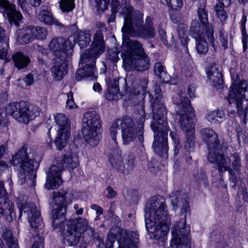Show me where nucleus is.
Returning <instances> with one entry per match:
<instances>
[{
  "mask_svg": "<svg viewBox=\"0 0 248 248\" xmlns=\"http://www.w3.org/2000/svg\"><path fill=\"white\" fill-rule=\"evenodd\" d=\"M198 17L203 26L208 24V11L206 9V5H201L197 10Z\"/></svg>",
  "mask_w": 248,
  "mask_h": 248,
  "instance_id": "37998d69",
  "label": "nucleus"
},
{
  "mask_svg": "<svg viewBox=\"0 0 248 248\" xmlns=\"http://www.w3.org/2000/svg\"><path fill=\"white\" fill-rule=\"evenodd\" d=\"M65 220L62 221L59 225L60 228H53L54 229H59V231L62 232L64 242L67 243L69 246H75L79 242L81 237V234L78 232H77L73 228L68 225L64 222Z\"/></svg>",
  "mask_w": 248,
  "mask_h": 248,
  "instance_id": "4be33fe9",
  "label": "nucleus"
},
{
  "mask_svg": "<svg viewBox=\"0 0 248 248\" xmlns=\"http://www.w3.org/2000/svg\"><path fill=\"white\" fill-rule=\"evenodd\" d=\"M67 60L57 61L51 68V72L55 80L60 81L67 73Z\"/></svg>",
  "mask_w": 248,
  "mask_h": 248,
  "instance_id": "c85d7f7f",
  "label": "nucleus"
},
{
  "mask_svg": "<svg viewBox=\"0 0 248 248\" xmlns=\"http://www.w3.org/2000/svg\"><path fill=\"white\" fill-rule=\"evenodd\" d=\"M200 134L208 148V160L210 163H214L216 159L224 154V152L228 149V145L224 142L220 143L217 134L211 128L202 129Z\"/></svg>",
  "mask_w": 248,
  "mask_h": 248,
  "instance_id": "6e6552de",
  "label": "nucleus"
},
{
  "mask_svg": "<svg viewBox=\"0 0 248 248\" xmlns=\"http://www.w3.org/2000/svg\"><path fill=\"white\" fill-rule=\"evenodd\" d=\"M70 37H73L72 39V43H78L81 48H84L88 46L91 42V34L89 31H79L75 32L73 35Z\"/></svg>",
  "mask_w": 248,
  "mask_h": 248,
  "instance_id": "c756f323",
  "label": "nucleus"
},
{
  "mask_svg": "<svg viewBox=\"0 0 248 248\" xmlns=\"http://www.w3.org/2000/svg\"><path fill=\"white\" fill-rule=\"evenodd\" d=\"M32 27L33 34L32 37L39 40H44L46 39L47 35V31L44 27L37 26L35 28Z\"/></svg>",
  "mask_w": 248,
  "mask_h": 248,
  "instance_id": "a18cd8bd",
  "label": "nucleus"
},
{
  "mask_svg": "<svg viewBox=\"0 0 248 248\" xmlns=\"http://www.w3.org/2000/svg\"><path fill=\"white\" fill-rule=\"evenodd\" d=\"M123 39L122 48L123 51L121 54L123 61L124 59V57L127 56L126 54H129V56L130 57H133L135 55L145 53L142 45L140 41L136 40H130L128 37L124 35Z\"/></svg>",
  "mask_w": 248,
  "mask_h": 248,
  "instance_id": "aec40b11",
  "label": "nucleus"
},
{
  "mask_svg": "<svg viewBox=\"0 0 248 248\" xmlns=\"http://www.w3.org/2000/svg\"><path fill=\"white\" fill-rule=\"evenodd\" d=\"M170 136L174 143V155H176L180 149L179 137L176 131H171Z\"/></svg>",
  "mask_w": 248,
  "mask_h": 248,
  "instance_id": "8fccbe9b",
  "label": "nucleus"
},
{
  "mask_svg": "<svg viewBox=\"0 0 248 248\" xmlns=\"http://www.w3.org/2000/svg\"><path fill=\"white\" fill-rule=\"evenodd\" d=\"M228 94L227 100L231 107H235L239 115L244 114L246 117V112L243 109L244 99L248 100V83L246 81H242L239 84H234Z\"/></svg>",
  "mask_w": 248,
  "mask_h": 248,
  "instance_id": "9d476101",
  "label": "nucleus"
},
{
  "mask_svg": "<svg viewBox=\"0 0 248 248\" xmlns=\"http://www.w3.org/2000/svg\"><path fill=\"white\" fill-rule=\"evenodd\" d=\"M237 140L239 142H246L248 140V132L246 131H240L237 132Z\"/></svg>",
  "mask_w": 248,
  "mask_h": 248,
  "instance_id": "e2e57ef3",
  "label": "nucleus"
},
{
  "mask_svg": "<svg viewBox=\"0 0 248 248\" xmlns=\"http://www.w3.org/2000/svg\"><path fill=\"white\" fill-rule=\"evenodd\" d=\"M218 33L220 42L224 49H226L228 48V43H231L232 42V36L231 34L229 35L228 32L225 31L223 29H220Z\"/></svg>",
  "mask_w": 248,
  "mask_h": 248,
  "instance_id": "79ce46f5",
  "label": "nucleus"
},
{
  "mask_svg": "<svg viewBox=\"0 0 248 248\" xmlns=\"http://www.w3.org/2000/svg\"><path fill=\"white\" fill-rule=\"evenodd\" d=\"M37 16L40 21L49 25H61V24L53 17L51 11L47 7L42 6Z\"/></svg>",
  "mask_w": 248,
  "mask_h": 248,
  "instance_id": "473e14b6",
  "label": "nucleus"
},
{
  "mask_svg": "<svg viewBox=\"0 0 248 248\" xmlns=\"http://www.w3.org/2000/svg\"><path fill=\"white\" fill-rule=\"evenodd\" d=\"M168 131L163 130L153 131L154 140L152 146L154 151L158 155L165 158L168 157Z\"/></svg>",
  "mask_w": 248,
  "mask_h": 248,
  "instance_id": "6ab92c4d",
  "label": "nucleus"
},
{
  "mask_svg": "<svg viewBox=\"0 0 248 248\" xmlns=\"http://www.w3.org/2000/svg\"><path fill=\"white\" fill-rule=\"evenodd\" d=\"M64 222L68 225L73 228L77 232H78L81 234L87 229L89 226L88 221L83 217H78L74 219L65 220Z\"/></svg>",
  "mask_w": 248,
  "mask_h": 248,
  "instance_id": "72a5a7b5",
  "label": "nucleus"
},
{
  "mask_svg": "<svg viewBox=\"0 0 248 248\" xmlns=\"http://www.w3.org/2000/svg\"><path fill=\"white\" fill-rule=\"evenodd\" d=\"M186 140L185 144V150L190 154L195 150V134L194 131H189L186 135Z\"/></svg>",
  "mask_w": 248,
  "mask_h": 248,
  "instance_id": "a19ab883",
  "label": "nucleus"
},
{
  "mask_svg": "<svg viewBox=\"0 0 248 248\" xmlns=\"http://www.w3.org/2000/svg\"><path fill=\"white\" fill-rule=\"evenodd\" d=\"M96 27L97 31L94 35L91 47L84 51V57L90 54L99 57L105 51V43L104 35L107 32V28L105 24L100 22L96 23Z\"/></svg>",
  "mask_w": 248,
  "mask_h": 248,
  "instance_id": "2eb2a0df",
  "label": "nucleus"
},
{
  "mask_svg": "<svg viewBox=\"0 0 248 248\" xmlns=\"http://www.w3.org/2000/svg\"><path fill=\"white\" fill-rule=\"evenodd\" d=\"M29 209L25 210V212L28 214V218L32 229H37L43 224L41 213L36 206L34 203H30Z\"/></svg>",
  "mask_w": 248,
  "mask_h": 248,
  "instance_id": "393cba45",
  "label": "nucleus"
},
{
  "mask_svg": "<svg viewBox=\"0 0 248 248\" xmlns=\"http://www.w3.org/2000/svg\"><path fill=\"white\" fill-rule=\"evenodd\" d=\"M131 235V234H130ZM122 238L119 240L120 248H138V247H134L130 245L131 242L130 240L127 241L125 239L128 238L129 234L127 235L125 232H123L122 233Z\"/></svg>",
  "mask_w": 248,
  "mask_h": 248,
  "instance_id": "3c124183",
  "label": "nucleus"
},
{
  "mask_svg": "<svg viewBox=\"0 0 248 248\" xmlns=\"http://www.w3.org/2000/svg\"><path fill=\"white\" fill-rule=\"evenodd\" d=\"M14 65L18 69L21 70L26 68L31 62L29 56L21 52H16L12 56Z\"/></svg>",
  "mask_w": 248,
  "mask_h": 248,
  "instance_id": "f704fd0d",
  "label": "nucleus"
},
{
  "mask_svg": "<svg viewBox=\"0 0 248 248\" xmlns=\"http://www.w3.org/2000/svg\"><path fill=\"white\" fill-rule=\"evenodd\" d=\"M73 37L67 39L63 37L53 38L49 44L50 50L59 60L65 61L70 58L73 52L74 43H72Z\"/></svg>",
  "mask_w": 248,
  "mask_h": 248,
  "instance_id": "f8f14e48",
  "label": "nucleus"
},
{
  "mask_svg": "<svg viewBox=\"0 0 248 248\" xmlns=\"http://www.w3.org/2000/svg\"><path fill=\"white\" fill-rule=\"evenodd\" d=\"M170 9L180 10L183 6L182 0H164Z\"/></svg>",
  "mask_w": 248,
  "mask_h": 248,
  "instance_id": "864d4df0",
  "label": "nucleus"
},
{
  "mask_svg": "<svg viewBox=\"0 0 248 248\" xmlns=\"http://www.w3.org/2000/svg\"><path fill=\"white\" fill-rule=\"evenodd\" d=\"M242 32V42L243 44V51H246L248 48V35L246 29L241 30Z\"/></svg>",
  "mask_w": 248,
  "mask_h": 248,
  "instance_id": "680f3d73",
  "label": "nucleus"
},
{
  "mask_svg": "<svg viewBox=\"0 0 248 248\" xmlns=\"http://www.w3.org/2000/svg\"><path fill=\"white\" fill-rule=\"evenodd\" d=\"M4 42L7 47L8 45V39L5 35V30L0 26V43Z\"/></svg>",
  "mask_w": 248,
  "mask_h": 248,
  "instance_id": "69168bd1",
  "label": "nucleus"
},
{
  "mask_svg": "<svg viewBox=\"0 0 248 248\" xmlns=\"http://www.w3.org/2000/svg\"><path fill=\"white\" fill-rule=\"evenodd\" d=\"M225 117V114L222 110H217L208 113L206 116V119L211 124H219L223 121Z\"/></svg>",
  "mask_w": 248,
  "mask_h": 248,
  "instance_id": "e433bc0d",
  "label": "nucleus"
},
{
  "mask_svg": "<svg viewBox=\"0 0 248 248\" xmlns=\"http://www.w3.org/2000/svg\"><path fill=\"white\" fill-rule=\"evenodd\" d=\"M185 198L186 195L183 194L181 191L173 192L170 196L171 204L174 208L178 207L182 208L181 215L183 217V218H181L177 223L181 222L183 219L185 218V215L186 216L185 213L187 212L189 209V204Z\"/></svg>",
  "mask_w": 248,
  "mask_h": 248,
  "instance_id": "b1692460",
  "label": "nucleus"
},
{
  "mask_svg": "<svg viewBox=\"0 0 248 248\" xmlns=\"http://www.w3.org/2000/svg\"><path fill=\"white\" fill-rule=\"evenodd\" d=\"M139 119L137 126L133 119L129 116H125L121 119L115 121L110 128L112 139L116 145V134L118 129H121L122 140L124 144H129L130 142L138 140L140 143L144 142V122L145 120V110L143 106L141 107L139 113L137 116Z\"/></svg>",
  "mask_w": 248,
  "mask_h": 248,
  "instance_id": "f03ea898",
  "label": "nucleus"
},
{
  "mask_svg": "<svg viewBox=\"0 0 248 248\" xmlns=\"http://www.w3.org/2000/svg\"><path fill=\"white\" fill-rule=\"evenodd\" d=\"M176 112L179 116L178 123L182 130L187 133L193 130L192 117L194 116V109L190 105V100L183 93H178L174 98Z\"/></svg>",
  "mask_w": 248,
  "mask_h": 248,
  "instance_id": "423d86ee",
  "label": "nucleus"
},
{
  "mask_svg": "<svg viewBox=\"0 0 248 248\" xmlns=\"http://www.w3.org/2000/svg\"><path fill=\"white\" fill-rule=\"evenodd\" d=\"M109 161L112 167L118 171L123 172L124 166L122 157V151L118 148H116L112 153L108 155Z\"/></svg>",
  "mask_w": 248,
  "mask_h": 248,
  "instance_id": "7c9ffc66",
  "label": "nucleus"
},
{
  "mask_svg": "<svg viewBox=\"0 0 248 248\" xmlns=\"http://www.w3.org/2000/svg\"><path fill=\"white\" fill-rule=\"evenodd\" d=\"M189 32L195 39L204 37L203 29L201 26L199 21L197 20H194L192 21Z\"/></svg>",
  "mask_w": 248,
  "mask_h": 248,
  "instance_id": "58836bf2",
  "label": "nucleus"
},
{
  "mask_svg": "<svg viewBox=\"0 0 248 248\" xmlns=\"http://www.w3.org/2000/svg\"><path fill=\"white\" fill-rule=\"evenodd\" d=\"M205 27V35L211 43L212 46L215 48V38L214 36V30L213 25L211 24L204 26Z\"/></svg>",
  "mask_w": 248,
  "mask_h": 248,
  "instance_id": "09e8293b",
  "label": "nucleus"
},
{
  "mask_svg": "<svg viewBox=\"0 0 248 248\" xmlns=\"http://www.w3.org/2000/svg\"><path fill=\"white\" fill-rule=\"evenodd\" d=\"M232 167L234 170L239 173L241 170L242 166L240 156L237 153H234L232 155Z\"/></svg>",
  "mask_w": 248,
  "mask_h": 248,
  "instance_id": "603ef678",
  "label": "nucleus"
},
{
  "mask_svg": "<svg viewBox=\"0 0 248 248\" xmlns=\"http://www.w3.org/2000/svg\"><path fill=\"white\" fill-rule=\"evenodd\" d=\"M216 160L214 163L217 164V170L219 172H221L223 171H228L229 179L235 185L237 183V179L234 170L227 165L228 161H229V157L223 154L217 157Z\"/></svg>",
  "mask_w": 248,
  "mask_h": 248,
  "instance_id": "bb28decb",
  "label": "nucleus"
},
{
  "mask_svg": "<svg viewBox=\"0 0 248 248\" xmlns=\"http://www.w3.org/2000/svg\"><path fill=\"white\" fill-rule=\"evenodd\" d=\"M69 136L70 131L58 130V136L55 143L58 149L61 150L66 145Z\"/></svg>",
  "mask_w": 248,
  "mask_h": 248,
  "instance_id": "c9c22d12",
  "label": "nucleus"
},
{
  "mask_svg": "<svg viewBox=\"0 0 248 248\" xmlns=\"http://www.w3.org/2000/svg\"><path fill=\"white\" fill-rule=\"evenodd\" d=\"M125 232L126 234H131L128 236V238L125 239L127 241L130 240L131 244L130 245L134 247H137L136 243L138 240V236L136 232H127L125 230H121L120 228H112L110 230L106 240V248H112L115 239H117L119 244V247L120 248L119 240L122 238V233L123 232Z\"/></svg>",
  "mask_w": 248,
  "mask_h": 248,
  "instance_id": "412c9836",
  "label": "nucleus"
},
{
  "mask_svg": "<svg viewBox=\"0 0 248 248\" xmlns=\"http://www.w3.org/2000/svg\"><path fill=\"white\" fill-rule=\"evenodd\" d=\"M125 161L127 164V167L130 169H132L135 165L136 162L134 154L132 152L128 153Z\"/></svg>",
  "mask_w": 248,
  "mask_h": 248,
  "instance_id": "13d9d810",
  "label": "nucleus"
},
{
  "mask_svg": "<svg viewBox=\"0 0 248 248\" xmlns=\"http://www.w3.org/2000/svg\"><path fill=\"white\" fill-rule=\"evenodd\" d=\"M32 27L28 26L22 30H18L16 31V40L19 45H25L28 44L33 39Z\"/></svg>",
  "mask_w": 248,
  "mask_h": 248,
  "instance_id": "2f4dec72",
  "label": "nucleus"
},
{
  "mask_svg": "<svg viewBox=\"0 0 248 248\" xmlns=\"http://www.w3.org/2000/svg\"><path fill=\"white\" fill-rule=\"evenodd\" d=\"M107 190L108 191V194L106 195L107 198L112 199L116 196L117 192L114 190L112 187L108 186L107 188Z\"/></svg>",
  "mask_w": 248,
  "mask_h": 248,
  "instance_id": "774afa93",
  "label": "nucleus"
},
{
  "mask_svg": "<svg viewBox=\"0 0 248 248\" xmlns=\"http://www.w3.org/2000/svg\"><path fill=\"white\" fill-rule=\"evenodd\" d=\"M145 221L148 232L155 239H165L169 231L170 218L168 215L165 199L160 196L153 198L145 209Z\"/></svg>",
  "mask_w": 248,
  "mask_h": 248,
  "instance_id": "f257e3e1",
  "label": "nucleus"
},
{
  "mask_svg": "<svg viewBox=\"0 0 248 248\" xmlns=\"http://www.w3.org/2000/svg\"><path fill=\"white\" fill-rule=\"evenodd\" d=\"M194 176L200 184H205L206 183L207 177L204 172L201 171L200 172L195 173Z\"/></svg>",
  "mask_w": 248,
  "mask_h": 248,
  "instance_id": "bf43d9fd",
  "label": "nucleus"
},
{
  "mask_svg": "<svg viewBox=\"0 0 248 248\" xmlns=\"http://www.w3.org/2000/svg\"><path fill=\"white\" fill-rule=\"evenodd\" d=\"M123 62V65L126 70L130 71L136 70L143 71L149 69L150 60L146 53L140 55H135V57H130L129 54H126Z\"/></svg>",
  "mask_w": 248,
  "mask_h": 248,
  "instance_id": "f3484780",
  "label": "nucleus"
},
{
  "mask_svg": "<svg viewBox=\"0 0 248 248\" xmlns=\"http://www.w3.org/2000/svg\"><path fill=\"white\" fill-rule=\"evenodd\" d=\"M196 89V85L195 84L190 85L187 89V94L190 98H193L195 96V93Z\"/></svg>",
  "mask_w": 248,
  "mask_h": 248,
  "instance_id": "338daca9",
  "label": "nucleus"
},
{
  "mask_svg": "<svg viewBox=\"0 0 248 248\" xmlns=\"http://www.w3.org/2000/svg\"><path fill=\"white\" fill-rule=\"evenodd\" d=\"M6 111L19 123L28 124L29 122L30 109L25 102L10 103L6 107Z\"/></svg>",
  "mask_w": 248,
  "mask_h": 248,
  "instance_id": "dca6fc26",
  "label": "nucleus"
},
{
  "mask_svg": "<svg viewBox=\"0 0 248 248\" xmlns=\"http://www.w3.org/2000/svg\"><path fill=\"white\" fill-rule=\"evenodd\" d=\"M154 72L156 76L161 78L166 74V67L161 63L156 62L154 66Z\"/></svg>",
  "mask_w": 248,
  "mask_h": 248,
  "instance_id": "6e6d98bb",
  "label": "nucleus"
},
{
  "mask_svg": "<svg viewBox=\"0 0 248 248\" xmlns=\"http://www.w3.org/2000/svg\"><path fill=\"white\" fill-rule=\"evenodd\" d=\"M178 34L179 38L182 45L185 47L186 50L187 49V45L188 43V37L186 32L183 30H180L178 31Z\"/></svg>",
  "mask_w": 248,
  "mask_h": 248,
  "instance_id": "4d7b16f0",
  "label": "nucleus"
},
{
  "mask_svg": "<svg viewBox=\"0 0 248 248\" xmlns=\"http://www.w3.org/2000/svg\"><path fill=\"white\" fill-rule=\"evenodd\" d=\"M75 105L73 98V93L71 91H70L67 93V100L66 101L67 107L71 109L74 108V106Z\"/></svg>",
  "mask_w": 248,
  "mask_h": 248,
  "instance_id": "0e129e2a",
  "label": "nucleus"
},
{
  "mask_svg": "<svg viewBox=\"0 0 248 248\" xmlns=\"http://www.w3.org/2000/svg\"><path fill=\"white\" fill-rule=\"evenodd\" d=\"M169 14L171 20L174 23H178L181 20V14L180 10L169 9Z\"/></svg>",
  "mask_w": 248,
  "mask_h": 248,
  "instance_id": "5fc2aeb1",
  "label": "nucleus"
},
{
  "mask_svg": "<svg viewBox=\"0 0 248 248\" xmlns=\"http://www.w3.org/2000/svg\"><path fill=\"white\" fill-rule=\"evenodd\" d=\"M118 52L117 51H114L112 50H109L108 51V59L112 62L116 63L120 59L118 57Z\"/></svg>",
  "mask_w": 248,
  "mask_h": 248,
  "instance_id": "052dcab7",
  "label": "nucleus"
},
{
  "mask_svg": "<svg viewBox=\"0 0 248 248\" xmlns=\"http://www.w3.org/2000/svg\"><path fill=\"white\" fill-rule=\"evenodd\" d=\"M131 6L124 8L123 14L124 16V25L122 29L123 32L133 37L143 38H154L155 34L154 27L143 26V14L140 11L132 13Z\"/></svg>",
  "mask_w": 248,
  "mask_h": 248,
  "instance_id": "7ed1b4c3",
  "label": "nucleus"
},
{
  "mask_svg": "<svg viewBox=\"0 0 248 248\" xmlns=\"http://www.w3.org/2000/svg\"><path fill=\"white\" fill-rule=\"evenodd\" d=\"M161 92L160 87L156 85L154 87V94H149L154 120L151 124L153 131L168 130L166 108L164 105Z\"/></svg>",
  "mask_w": 248,
  "mask_h": 248,
  "instance_id": "20e7f679",
  "label": "nucleus"
},
{
  "mask_svg": "<svg viewBox=\"0 0 248 248\" xmlns=\"http://www.w3.org/2000/svg\"><path fill=\"white\" fill-rule=\"evenodd\" d=\"M224 7H225L221 3L217 2L214 8L217 16L222 24L227 20L228 17L227 14L224 10Z\"/></svg>",
  "mask_w": 248,
  "mask_h": 248,
  "instance_id": "c03bdc74",
  "label": "nucleus"
},
{
  "mask_svg": "<svg viewBox=\"0 0 248 248\" xmlns=\"http://www.w3.org/2000/svg\"><path fill=\"white\" fill-rule=\"evenodd\" d=\"M85 56L83 57V53L80 57L79 63L86 64L82 68H80L77 71L75 77L78 81L83 79L92 80L96 78L95 65L98 56L91 54Z\"/></svg>",
  "mask_w": 248,
  "mask_h": 248,
  "instance_id": "4468645a",
  "label": "nucleus"
},
{
  "mask_svg": "<svg viewBox=\"0 0 248 248\" xmlns=\"http://www.w3.org/2000/svg\"><path fill=\"white\" fill-rule=\"evenodd\" d=\"M196 40V49L198 53L200 54H205L208 51L207 42L202 38Z\"/></svg>",
  "mask_w": 248,
  "mask_h": 248,
  "instance_id": "de8ad7c7",
  "label": "nucleus"
},
{
  "mask_svg": "<svg viewBox=\"0 0 248 248\" xmlns=\"http://www.w3.org/2000/svg\"><path fill=\"white\" fill-rule=\"evenodd\" d=\"M36 153L27 146H23L13 156L12 164L19 167L25 172L31 175L33 179H35L34 163Z\"/></svg>",
  "mask_w": 248,
  "mask_h": 248,
  "instance_id": "1a4fd4ad",
  "label": "nucleus"
},
{
  "mask_svg": "<svg viewBox=\"0 0 248 248\" xmlns=\"http://www.w3.org/2000/svg\"><path fill=\"white\" fill-rule=\"evenodd\" d=\"M60 7L64 13H69L75 8V0H60Z\"/></svg>",
  "mask_w": 248,
  "mask_h": 248,
  "instance_id": "49530a36",
  "label": "nucleus"
},
{
  "mask_svg": "<svg viewBox=\"0 0 248 248\" xmlns=\"http://www.w3.org/2000/svg\"><path fill=\"white\" fill-rule=\"evenodd\" d=\"M82 133L84 140L92 146L99 142L101 125L99 115L95 111L84 113L82 120Z\"/></svg>",
  "mask_w": 248,
  "mask_h": 248,
  "instance_id": "0eeeda50",
  "label": "nucleus"
},
{
  "mask_svg": "<svg viewBox=\"0 0 248 248\" xmlns=\"http://www.w3.org/2000/svg\"><path fill=\"white\" fill-rule=\"evenodd\" d=\"M0 214L2 215L9 222L12 221L13 218L16 217L14 204L7 197L0 196Z\"/></svg>",
  "mask_w": 248,
  "mask_h": 248,
  "instance_id": "a878e982",
  "label": "nucleus"
},
{
  "mask_svg": "<svg viewBox=\"0 0 248 248\" xmlns=\"http://www.w3.org/2000/svg\"><path fill=\"white\" fill-rule=\"evenodd\" d=\"M56 124L58 126V130L70 131V126L67 116L62 114L59 113L55 116Z\"/></svg>",
  "mask_w": 248,
  "mask_h": 248,
  "instance_id": "4c0bfd02",
  "label": "nucleus"
},
{
  "mask_svg": "<svg viewBox=\"0 0 248 248\" xmlns=\"http://www.w3.org/2000/svg\"><path fill=\"white\" fill-rule=\"evenodd\" d=\"M19 248L18 243L10 230L0 223V248Z\"/></svg>",
  "mask_w": 248,
  "mask_h": 248,
  "instance_id": "5701e85b",
  "label": "nucleus"
},
{
  "mask_svg": "<svg viewBox=\"0 0 248 248\" xmlns=\"http://www.w3.org/2000/svg\"><path fill=\"white\" fill-rule=\"evenodd\" d=\"M0 12L11 25L18 27L23 19L21 13L16 9V6L8 0H0Z\"/></svg>",
  "mask_w": 248,
  "mask_h": 248,
  "instance_id": "a211bd4d",
  "label": "nucleus"
},
{
  "mask_svg": "<svg viewBox=\"0 0 248 248\" xmlns=\"http://www.w3.org/2000/svg\"><path fill=\"white\" fill-rule=\"evenodd\" d=\"M105 81L108 86V92L105 94V98L110 101L117 99L119 93V78L109 76L106 78Z\"/></svg>",
  "mask_w": 248,
  "mask_h": 248,
  "instance_id": "cd10ccee",
  "label": "nucleus"
},
{
  "mask_svg": "<svg viewBox=\"0 0 248 248\" xmlns=\"http://www.w3.org/2000/svg\"><path fill=\"white\" fill-rule=\"evenodd\" d=\"M186 216L181 222L176 223L171 230V248H190V229L186 226Z\"/></svg>",
  "mask_w": 248,
  "mask_h": 248,
  "instance_id": "9b49d317",
  "label": "nucleus"
},
{
  "mask_svg": "<svg viewBox=\"0 0 248 248\" xmlns=\"http://www.w3.org/2000/svg\"><path fill=\"white\" fill-rule=\"evenodd\" d=\"M78 161L77 156L72 155H65L58 160L56 164L51 166L47 173L45 187L47 189H54L59 187L62 183L61 173L63 168L73 169L77 167Z\"/></svg>",
  "mask_w": 248,
  "mask_h": 248,
  "instance_id": "39448f33",
  "label": "nucleus"
},
{
  "mask_svg": "<svg viewBox=\"0 0 248 248\" xmlns=\"http://www.w3.org/2000/svg\"><path fill=\"white\" fill-rule=\"evenodd\" d=\"M206 72L209 80L213 78H217L218 80L217 83H221V76L222 75L214 63L210 64L206 68Z\"/></svg>",
  "mask_w": 248,
  "mask_h": 248,
  "instance_id": "ea45409f",
  "label": "nucleus"
},
{
  "mask_svg": "<svg viewBox=\"0 0 248 248\" xmlns=\"http://www.w3.org/2000/svg\"><path fill=\"white\" fill-rule=\"evenodd\" d=\"M67 192L61 190L54 193L53 200L55 204L53 206L52 218L53 228H60V224L65 220V214L66 213V195Z\"/></svg>",
  "mask_w": 248,
  "mask_h": 248,
  "instance_id": "ddd939ff",
  "label": "nucleus"
}]
</instances>
